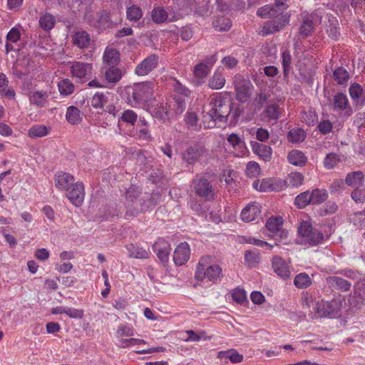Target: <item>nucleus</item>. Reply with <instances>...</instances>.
I'll list each match as a JSON object with an SVG mask.
<instances>
[{
  "mask_svg": "<svg viewBox=\"0 0 365 365\" xmlns=\"http://www.w3.org/2000/svg\"><path fill=\"white\" fill-rule=\"evenodd\" d=\"M207 108L216 115L219 121H225L232 111V103L227 97V93H216L208 98Z\"/></svg>",
  "mask_w": 365,
  "mask_h": 365,
  "instance_id": "nucleus-1",
  "label": "nucleus"
},
{
  "mask_svg": "<svg viewBox=\"0 0 365 365\" xmlns=\"http://www.w3.org/2000/svg\"><path fill=\"white\" fill-rule=\"evenodd\" d=\"M140 191L135 187H129L125 193V204L135 213L145 212L150 207L155 206L148 196L140 197Z\"/></svg>",
  "mask_w": 365,
  "mask_h": 365,
  "instance_id": "nucleus-2",
  "label": "nucleus"
},
{
  "mask_svg": "<svg viewBox=\"0 0 365 365\" xmlns=\"http://www.w3.org/2000/svg\"><path fill=\"white\" fill-rule=\"evenodd\" d=\"M211 259L209 256L200 259L195 272V278L197 280H202L207 277L215 282L222 277L221 267L218 264H211Z\"/></svg>",
  "mask_w": 365,
  "mask_h": 365,
  "instance_id": "nucleus-3",
  "label": "nucleus"
},
{
  "mask_svg": "<svg viewBox=\"0 0 365 365\" xmlns=\"http://www.w3.org/2000/svg\"><path fill=\"white\" fill-rule=\"evenodd\" d=\"M341 304V299H334L330 302L322 299L315 304V312L313 317H334L338 314V312L340 311Z\"/></svg>",
  "mask_w": 365,
  "mask_h": 365,
  "instance_id": "nucleus-4",
  "label": "nucleus"
},
{
  "mask_svg": "<svg viewBox=\"0 0 365 365\" xmlns=\"http://www.w3.org/2000/svg\"><path fill=\"white\" fill-rule=\"evenodd\" d=\"M195 193L207 201L215 199V194L212 184L205 176H197L192 181Z\"/></svg>",
  "mask_w": 365,
  "mask_h": 365,
  "instance_id": "nucleus-5",
  "label": "nucleus"
},
{
  "mask_svg": "<svg viewBox=\"0 0 365 365\" xmlns=\"http://www.w3.org/2000/svg\"><path fill=\"white\" fill-rule=\"evenodd\" d=\"M299 235L304 239L305 242L312 245L321 243L324 240L323 234L312 227V225L307 221H303L298 227Z\"/></svg>",
  "mask_w": 365,
  "mask_h": 365,
  "instance_id": "nucleus-6",
  "label": "nucleus"
},
{
  "mask_svg": "<svg viewBox=\"0 0 365 365\" xmlns=\"http://www.w3.org/2000/svg\"><path fill=\"white\" fill-rule=\"evenodd\" d=\"M154 93V83L144 82L135 84L133 88L132 98L135 103H144L149 102Z\"/></svg>",
  "mask_w": 365,
  "mask_h": 365,
  "instance_id": "nucleus-7",
  "label": "nucleus"
},
{
  "mask_svg": "<svg viewBox=\"0 0 365 365\" xmlns=\"http://www.w3.org/2000/svg\"><path fill=\"white\" fill-rule=\"evenodd\" d=\"M234 86L237 101L245 103L251 96L252 85L250 80L245 78L240 75L234 77Z\"/></svg>",
  "mask_w": 365,
  "mask_h": 365,
  "instance_id": "nucleus-8",
  "label": "nucleus"
},
{
  "mask_svg": "<svg viewBox=\"0 0 365 365\" xmlns=\"http://www.w3.org/2000/svg\"><path fill=\"white\" fill-rule=\"evenodd\" d=\"M207 151V148L202 143H197L188 146L182 153V158L183 161L188 164H194L198 161Z\"/></svg>",
  "mask_w": 365,
  "mask_h": 365,
  "instance_id": "nucleus-9",
  "label": "nucleus"
},
{
  "mask_svg": "<svg viewBox=\"0 0 365 365\" xmlns=\"http://www.w3.org/2000/svg\"><path fill=\"white\" fill-rule=\"evenodd\" d=\"M125 134L140 140H150L151 135L148 129L147 121L144 118H140L135 128L125 132Z\"/></svg>",
  "mask_w": 365,
  "mask_h": 365,
  "instance_id": "nucleus-10",
  "label": "nucleus"
},
{
  "mask_svg": "<svg viewBox=\"0 0 365 365\" xmlns=\"http://www.w3.org/2000/svg\"><path fill=\"white\" fill-rule=\"evenodd\" d=\"M138 122V115L133 110H125L119 117L118 120V127L120 133L128 132L127 127L134 126Z\"/></svg>",
  "mask_w": 365,
  "mask_h": 365,
  "instance_id": "nucleus-11",
  "label": "nucleus"
},
{
  "mask_svg": "<svg viewBox=\"0 0 365 365\" xmlns=\"http://www.w3.org/2000/svg\"><path fill=\"white\" fill-rule=\"evenodd\" d=\"M66 197L76 206H80L84 200V186L82 182L74 183L66 191Z\"/></svg>",
  "mask_w": 365,
  "mask_h": 365,
  "instance_id": "nucleus-12",
  "label": "nucleus"
},
{
  "mask_svg": "<svg viewBox=\"0 0 365 365\" xmlns=\"http://www.w3.org/2000/svg\"><path fill=\"white\" fill-rule=\"evenodd\" d=\"M158 63V56L155 54H152L136 66L135 73L138 76H145L156 67Z\"/></svg>",
  "mask_w": 365,
  "mask_h": 365,
  "instance_id": "nucleus-13",
  "label": "nucleus"
},
{
  "mask_svg": "<svg viewBox=\"0 0 365 365\" xmlns=\"http://www.w3.org/2000/svg\"><path fill=\"white\" fill-rule=\"evenodd\" d=\"M92 68L93 66L91 63L75 61L72 63L70 71L73 77L81 79L90 76L92 72Z\"/></svg>",
  "mask_w": 365,
  "mask_h": 365,
  "instance_id": "nucleus-14",
  "label": "nucleus"
},
{
  "mask_svg": "<svg viewBox=\"0 0 365 365\" xmlns=\"http://www.w3.org/2000/svg\"><path fill=\"white\" fill-rule=\"evenodd\" d=\"M287 20L283 16L274 17V19L266 21L262 27V35H268L280 31L285 25Z\"/></svg>",
  "mask_w": 365,
  "mask_h": 365,
  "instance_id": "nucleus-15",
  "label": "nucleus"
},
{
  "mask_svg": "<svg viewBox=\"0 0 365 365\" xmlns=\"http://www.w3.org/2000/svg\"><path fill=\"white\" fill-rule=\"evenodd\" d=\"M190 250L187 242H182L175 248L173 260L177 265L184 264L190 258Z\"/></svg>",
  "mask_w": 365,
  "mask_h": 365,
  "instance_id": "nucleus-16",
  "label": "nucleus"
},
{
  "mask_svg": "<svg viewBox=\"0 0 365 365\" xmlns=\"http://www.w3.org/2000/svg\"><path fill=\"white\" fill-rule=\"evenodd\" d=\"M272 268L279 277L287 279L290 276V269L287 263L282 257L274 256L272 259Z\"/></svg>",
  "mask_w": 365,
  "mask_h": 365,
  "instance_id": "nucleus-17",
  "label": "nucleus"
},
{
  "mask_svg": "<svg viewBox=\"0 0 365 365\" xmlns=\"http://www.w3.org/2000/svg\"><path fill=\"white\" fill-rule=\"evenodd\" d=\"M74 184V178L67 173L59 172L55 175V185L61 190L68 191Z\"/></svg>",
  "mask_w": 365,
  "mask_h": 365,
  "instance_id": "nucleus-18",
  "label": "nucleus"
},
{
  "mask_svg": "<svg viewBox=\"0 0 365 365\" xmlns=\"http://www.w3.org/2000/svg\"><path fill=\"white\" fill-rule=\"evenodd\" d=\"M177 19L174 13H168L163 7L155 8L152 11V19L156 24H162L166 20L173 21Z\"/></svg>",
  "mask_w": 365,
  "mask_h": 365,
  "instance_id": "nucleus-19",
  "label": "nucleus"
},
{
  "mask_svg": "<svg viewBox=\"0 0 365 365\" xmlns=\"http://www.w3.org/2000/svg\"><path fill=\"white\" fill-rule=\"evenodd\" d=\"M260 212L259 205L257 202H252L242 210L241 217L244 222H249L255 220Z\"/></svg>",
  "mask_w": 365,
  "mask_h": 365,
  "instance_id": "nucleus-20",
  "label": "nucleus"
},
{
  "mask_svg": "<svg viewBox=\"0 0 365 365\" xmlns=\"http://www.w3.org/2000/svg\"><path fill=\"white\" fill-rule=\"evenodd\" d=\"M252 149L254 153L257 155L265 162L270 161L272 155V150L270 146L257 142L252 143Z\"/></svg>",
  "mask_w": 365,
  "mask_h": 365,
  "instance_id": "nucleus-21",
  "label": "nucleus"
},
{
  "mask_svg": "<svg viewBox=\"0 0 365 365\" xmlns=\"http://www.w3.org/2000/svg\"><path fill=\"white\" fill-rule=\"evenodd\" d=\"M327 284L330 288L346 292L351 287V282L337 276H331L326 278Z\"/></svg>",
  "mask_w": 365,
  "mask_h": 365,
  "instance_id": "nucleus-22",
  "label": "nucleus"
},
{
  "mask_svg": "<svg viewBox=\"0 0 365 365\" xmlns=\"http://www.w3.org/2000/svg\"><path fill=\"white\" fill-rule=\"evenodd\" d=\"M314 24L312 15H302V24L299 29V33L303 38H307L313 32Z\"/></svg>",
  "mask_w": 365,
  "mask_h": 365,
  "instance_id": "nucleus-23",
  "label": "nucleus"
},
{
  "mask_svg": "<svg viewBox=\"0 0 365 365\" xmlns=\"http://www.w3.org/2000/svg\"><path fill=\"white\" fill-rule=\"evenodd\" d=\"M364 175L361 171H354L348 173L345 178V183L348 186L358 188L363 185Z\"/></svg>",
  "mask_w": 365,
  "mask_h": 365,
  "instance_id": "nucleus-24",
  "label": "nucleus"
},
{
  "mask_svg": "<svg viewBox=\"0 0 365 365\" xmlns=\"http://www.w3.org/2000/svg\"><path fill=\"white\" fill-rule=\"evenodd\" d=\"M72 41L77 47L80 48H86L90 45L91 38L86 31H78L72 36Z\"/></svg>",
  "mask_w": 365,
  "mask_h": 365,
  "instance_id": "nucleus-25",
  "label": "nucleus"
},
{
  "mask_svg": "<svg viewBox=\"0 0 365 365\" xmlns=\"http://www.w3.org/2000/svg\"><path fill=\"white\" fill-rule=\"evenodd\" d=\"M104 76L108 83H117L121 79L123 72L120 68L112 66L106 70Z\"/></svg>",
  "mask_w": 365,
  "mask_h": 365,
  "instance_id": "nucleus-26",
  "label": "nucleus"
},
{
  "mask_svg": "<svg viewBox=\"0 0 365 365\" xmlns=\"http://www.w3.org/2000/svg\"><path fill=\"white\" fill-rule=\"evenodd\" d=\"M287 159L289 163L297 166H304L307 163L304 154L297 150H293L288 154Z\"/></svg>",
  "mask_w": 365,
  "mask_h": 365,
  "instance_id": "nucleus-27",
  "label": "nucleus"
},
{
  "mask_svg": "<svg viewBox=\"0 0 365 365\" xmlns=\"http://www.w3.org/2000/svg\"><path fill=\"white\" fill-rule=\"evenodd\" d=\"M333 78L337 84L346 86L350 78L349 73L344 67L339 66L333 72Z\"/></svg>",
  "mask_w": 365,
  "mask_h": 365,
  "instance_id": "nucleus-28",
  "label": "nucleus"
},
{
  "mask_svg": "<svg viewBox=\"0 0 365 365\" xmlns=\"http://www.w3.org/2000/svg\"><path fill=\"white\" fill-rule=\"evenodd\" d=\"M103 61L109 66H116L120 61V54L114 48H107L103 54Z\"/></svg>",
  "mask_w": 365,
  "mask_h": 365,
  "instance_id": "nucleus-29",
  "label": "nucleus"
},
{
  "mask_svg": "<svg viewBox=\"0 0 365 365\" xmlns=\"http://www.w3.org/2000/svg\"><path fill=\"white\" fill-rule=\"evenodd\" d=\"M48 94L46 91H35L30 96L29 100L31 103L38 107H45L48 102Z\"/></svg>",
  "mask_w": 365,
  "mask_h": 365,
  "instance_id": "nucleus-30",
  "label": "nucleus"
},
{
  "mask_svg": "<svg viewBox=\"0 0 365 365\" xmlns=\"http://www.w3.org/2000/svg\"><path fill=\"white\" fill-rule=\"evenodd\" d=\"M333 106L334 110H351L346 96L342 93H338L334 96Z\"/></svg>",
  "mask_w": 365,
  "mask_h": 365,
  "instance_id": "nucleus-31",
  "label": "nucleus"
},
{
  "mask_svg": "<svg viewBox=\"0 0 365 365\" xmlns=\"http://www.w3.org/2000/svg\"><path fill=\"white\" fill-rule=\"evenodd\" d=\"M153 249L162 262H166L168 259L170 249L167 243L158 242L153 245Z\"/></svg>",
  "mask_w": 365,
  "mask_h": 365,
  "instance_id": "nucleus-32",
  "label": "nucleus"
},
{
  "mask_svg": "<svg viewBox=\"0 0 365 365\" xmlns=\"http://www.w3.org/2000/svg\"><path fill=\"white\" fill-rule=\"evenodd\" d=\"M253 187L261 192H269L275 190L274 181L272 179H263L262 181L255 180Z\"/></svg>",
  "mask_w": 365,
  "mask_h": 365,
  "instance_id": "nucleus-33",
  "label": "nucleus"
},
{
  "mask_svg": "<svg viewBox=\"0 0 365 365\" xmlns=\"http://www.w3.org/2000/svg\"><path fill=\"white\" fill-rule=\"evenodd\" d=\"M39 26L44 31H50L56 24V19L49 13L41 15L39 18Z\"/></svg>",
  "mask_w": 365,
  "mask_h": 365,
  "instance_id": "nucleus-34",
  "label": "nucleus"
},
{
  "mask_svg": "<svg viewBox=\"0 0 365 365\" xmlns=\"http://www.w3.org/2000/svg\"><path fill=\"white\" fill-rule=\"evenodd\" d=\"M257 14L262 18H274L279 16V11L274 6V5H266L259 8Z\"/></svg>",
  "mask_w": 365,
  "mask_h": 365,
  "instance_id": "nucleus-35",
  "label": "nucleus"
},
{
  "mask_svg": "<svg viewBox=\"0 0 365 365\" xmlns=\"http://www.w3.org/2000/svg\"><path fill=\"white\" fill-rule=\"evenodd\" d=\"M225 83V78L221 72L216 71L209 81V87L212 89H220Z\"/></svg>",
  "mask_w": 365,
  "mask_h": 365,
  "instance_id": "nucleus-36",
  "label": "nucleus"
},
{
  "mask_svg": "<svg viewBox=\"0 0 365 365\" xmlns=\"http://www.w3.org/2000/svg\"><path fill=\"white\" fill-rule=\"evenodd\" d=\"M312 204L318 205L324 202L328 197V193L326 190L314 189L310 193Z\"/></svg>",
  "mask_w": 365,
  "mask_h": 365,
  "instance_id": "nucleus-37",
  "label": "nucleus"
},
{
  "mask_svg": "<svg viewBox=\"0 0 365 365\" xmlns=\"http://www.w3.org/2000/svg\"><path fill=\"white\" fill-rule=\"evenodd\" d=\"M129 252V256L138 258V259H146L148 257V252L140 247H138L133 244H130L127 247Z\"/></svg>",
  "mask_w": 365,
  "mask_h": 365,
  "instance_id": "nucleus-38",
  "label": "nucleus"
},
{
  "mask_svg": "<svg viewBox=\"0 0 365 365\" xmlns=\"http://www.w3.org/2000/svg\"><path fill=\"white\" fill-rule=\"evenodd\" d=\"M294 283L297 288L305 289L312 284V280L307 274L300 273L295 277Z\"/></svg>",
  "mask_w": 365,
  "mask_h": 365,
  "instance_id": "nucleus-39",
  "label": "nucleus"
},
{
  "mask_svg": "<svg viewBox=\"0 0 365 365\" xmlns=\"http://www.w3.org/2000/svg\"><path fill=\"white\" fill-rule=\"evenodd\" d=\"M80 113V110L76 107H68L66 115V120L72 125L77 124L81 120Z\"/></svg>",
  "mask_w": 365,
  "mask_h": 365,
  "instance_id": "nucleus-40",
  "label": "nucleus"
},
{
  "mask_svg": "<svg viewBox=\"0 0 365 365\" xmlns=\"http://www.w3.org/2000/svg\"><path fill=\"white\" fill-rule=\"evenodd\" d=\"M49 128L43 125H33L29 130L31 138H41L48 133Z\"/></svg>",
  "mask_w": 365,
  "mask_h": 365,
  "instance_id": "nucleus-41",
  "label": "nucleus"
},
{
  "mask_svg": "<svg viewBox=\"0 0 365 365\" xmlns=\"http://www.w3.org/2000/svg\"><path fill=\"white\" fill-rule=\"evenodd\" d=\"M264 113L269 119L277 120L281 115V109L277 103H270L266 107Z\"/></svg>",
  "mask_w": 365,
  "mask_h": 365,
  "instance_id": "nucleus-42",
  "label": "nucleus"
},
{
  "mask_svg": "<svg viewBox=\"0 0 365 365\" xmlns=\"http://www.w3.org/2000/svg\"><path fill=\"white\" fill-rule=\"evenodd\" d=\"M294 204L299 208H304L307 205L312 204L310 192L306 191L298 195L295 198Z\"/></svg>",
  "mask_w": 365,
  "mask_h": 365,
  "instance_id": "nucleus-43",
  "label": "nucleus"
},
{
  "mask_svg": "<svg viewBox=\"0 0 365 365\" xmlns=\"http://www.w3.org/2000/svg\"><path fill=\"white\" fill-rule=\"evenodd\" d=\"M283 219L282 217L278 216L275 217H270L266 222V227L267 230L274 233L275 231L279 230L280 227H282Z\"/></svg>",
  "mask_w": 365,
  "mask_h": 365,
  "instance_id": "nucleus-44",
  "label": "nucleus"
},
{
  "mask_svg": "<svg viewBox=\"0 0 365 365\" xmlns=\"http://www.w3.org/2000/svg\"><path fill=\"white\" fill-rule=\"evenodd\" d=\"M207 112L202 116V125L205 128H212L215 126V121L219 120V118L216 115H214L209 108H207Z\"/></svg>",
  "mask_w": 365,
  "mask_h": 365,
  "instance_id": "nucleus-45",
  "label": "nucleus"
},
{
  "mask_svg": "<svg viewBox=\"0 0 365 365\" xmlns=\"http://www.w3.org/2000/svg\"><path fill=\"white\" fill-rule=\"evenodd\" d=\"M305 132L302 128H294L288 133V139L292 143L302 142L305 138Z\"/></svg>",
  "mask_w": 365,
  "mask_h": 365,
  "instance_id": "nucleus-46",
  "label": "nucleus"
},
{
  "mask_svg": "<svg viewBox=\"0 0 365 365\" xmlns=\"http://www.w3.org/2000/svg\"><path fill=\"white\" fill-rule=\"evenodd\" d=\"M58 90L63 95H70L74 91V85L71 82L69 79H63L60 81L58 84Z\"/></svg>",
  "mask_w": 365,
  "mask_h": 365,
  "instance_id": "nucleus-47",
  "label": "nucleus"
},
{
  "mask_svg": "<svg viewBox=\"0 0 365 365\" xmlns=\"http://www.w3.org/2000/svg\"><path fill=\"white\" fill-rule=\"evenodd\" d=\"M213 26L218 31H227L230 29L232 23L229 19L220 16L213 22Z\"/></svg>",
  "mask_w": 365,
  "mask_h": 365,
  "instance_id": "nucleus-48",
  "label": "nucleus"
},
{
  "mask_svg": "<svg viewBox=\"0 0 365 365\" xmlns=\"http://www.w3.org/2000/svg\"><path fill=\"white\" fill-rule=\"evenodd\" d=\"M108 102V96L103 93H96L92 100L91 105L96 108H103Z\"/></svg>",
  "mask_w": 365,
  "mask_h": 365,
  "instance_id": "nucleus-49",
  "label": "nucleus"
},
{
  "mask_svg": "<svg viewBox=\"0 0 365 365\" xmlns=\"http://www.w3.org/2000/svg\"><path fill=\"white\" fill-rule=\"evenodd\" d=\"M352 303L356 306H360L365 303V287H359L354 291L352 297Z\"/></svg>",
  "mask_w": 365,
  "mask_h": 365,
  "instance_id": "nucleus-50",
  "label": "nucleus"
},
{
  "mask_svg": "<svg viewBox=\"0 0 365 365\" xmlns=\"http://www.w3.org/2000/svg\"><path fill=\"white\" fill-rule=\"evenodd\" d=\"M187 98H185L181 96L175 95L173 107L177 113L180 114L185 110Z\"/></svg>",
  "mask_w": 365,
  "mask_h": 365,
  "instance_id": "nucleus-51",
  "label": "nucleus"
},
{
  "mask_svg": "<svg viewBox=\"0 0 365 365\" xmlns=\"http://www.w3.org/2000/svg\"><path fill=\"white\" fill-rule=\"evenodd\" d=\"M142 10L137 6H131L127 9V18L130 21H137L142 16Z\"/></svg>",
  "mask_w": 365,
  "mask_h": 365,
  "instance_id": "nucleus-52",
  "label": "nucleus"
},
{
  "mask_svg": "<svg viewBox=\"0 0 365 365\" xmlns=\"http://www.w3.org/2000/svg\"><path fill=\"white\" fill-rule=\"evenodd\" d=\"M245 173L250 178H257L260 173V167L256 162H249L247 164Z\"/></svg>",
  "mask_w": 365,
  "mask_h": 365,
  "instance_id": "nucleus-53",
  "label": "nucleus"
},
{
  "mask_svg": "<svg viewBox=\"0 0 365 365\" xmlns=\"http://www.w3.org/2000/svg\"><path fill=\"white\" fill-rule=\"evenodd\" d=\"M349 94L354 100H362L364 101L363 89L361 86L358 83L352 84L349 88Z\"/></svg>",
  "mask_w": 365,
  "mask_h": 365,
  "instance_id": "nucleus-54",
  "label": "nucleus"
},
{
  "mask_svg": "<svg viewBox=\"0 0 365 365\" xmlns=\"http://www.w3.org/2000/svg\"><path fill=\"white\" fill-rule=\"evenodd\" d=\"M340 158L336 153H329L324 161V167L327 169L334 168L339 162Z\"/></svg>",
  "mask_w": 365,
  "mask_h": 365,
  "instance_id": "nucleus-55",
  "label": "nucleus"
},
{
  "mask_svg": "<svg viewBox=\"0 0 365 365\" xmlns=\"http://www.w3.org/2000/svg\"><path fill=\"white\" fill-rule=\"evenodd\" d=\"M110 15L106 11H101L97 14L98 26L99 28H105L109 26Z\"/></svg>",
  "mask_w": 365,
  "mask_h": 365,
  "instance_id": "nucleus-56",
  "label": "nucleus"
},
{
  "mask_svg": "<svg viewBox=\"0 0 365 365\" xmlns=\"http://www.w3.org/2000/svg\"><path fill=\"white\" fill-rule=\"evenodd\" d=\"M282 64H283V69H284V74L285 76H288L290 68H291V64H292V57L290 55V53L285 50L283 51L282 54Z\"/></svg>",
  "mask_w": 365,
  "mask_h": 365,
  "instance_id": "nucleus-57",
  "label": "nucleus"
},
{
  "mask_svg": "<svg viewBox=\"0 0 365 365\" xmlns=\"http://www.w3.org/2000/svg\"><path fill=\"white\" fill-rule=\"evenodd\" d=\"M208 71L207 65L204 63H200L195 66L193 73L195 77L202 78L207 75Z\"/></svg>",
  "mask_w": 365,
  "mask_h": 365,
  "instance_id": "nucleus-58",
  "label": "nucleus"
},
{
  "mask_svg": "<svg viewBox=\"0 0 365 365\" xmlns=\"http://www.w3.org/2000/svg\"><path fill=\"white\" fill-rule=\"evenodd\" d=\"M304 177L299 173H292L288 176L289 185L293 187H298L303 182Z\"/></svg>",
  "mask_w": 365,
  "mask_h": 365,
  "instance_id": "nucleus-59",
  "label": "nucleus"
},
{
  "mask_svg": "<svg viewBox=\"0 0 365 365\" xmlns=\"http://www.w3.org/2000/svg\"><path fill=\"white\" fill-rule=\"evenodd\" d=\"M245 259L250 266H253L258 263L259 260V255L257 252L247 251L245 254Z\"/></svg>",
  "mask_w": 365,
  "mask_h": 365,
  "instance_id": "nucleus-60",
  "label": "nucleus"
},
{
  "mask_svg": "<svg viewBox=\"0 0 365 365\" xmlns=\"http://www.w3.org/2000/svg\"><path fill=\"white\" fill-rule=\"evenodd\" d=\"M351 197L356 202H364L365 201V189L355 188L351 192Z\"/></svg>",
  "mask_w": 365,
  "mask_h": 365,
  "instance_id": "nucleus-61",
  "label": "nucleus"
},
{
  "mask_svg": "<svg viewBox=\"0 0 365 365\" xmlns=\"http://www.w3.org/2000/svg\"><path fill=\"white\" fill-rule=\"evenodd\" d=\"M227 141L234 148H235L237 146L242 148L245 145V143L237 134L235 133H232L228 136Z\"/></svg>",
  "mask_w": 365,
  "mask_h": 365,
  "instance_id": "nucleus-62",
  "label": "nucleus"
},
{
  "mask_svg": "<svg viewBox=\"0 0 365 365\" xmlns=\"http://www.w3.org/2000/svg\"><path fill=\"white\" fill-rule=\"evenodd\" d=\"M198 118L195 112H187L185 116V122L190 127L197 128Z\"/></svg>",
  "mask_w": 365,
  "mask_h": 365,
  "instance_id": "nucleus-63",
  "label": "nucleus"
},
{
  "mask_svg": "<svg viewBox=\"0 0 365 365\" xmlns=\"http://www.w3.org/2000/svg\"><path fill=\"white\" fill-rule=\"evenodd\" d=\"M21 33L19 29L14 27L8 33L6 38L9 42L15 43L20 39Z\"/></svg>",
  "mask_w": 365,
  "mask_h": 365,
  "instance_id": "nucleus-64",
  "label": "nucleus"
}]
</instances>
